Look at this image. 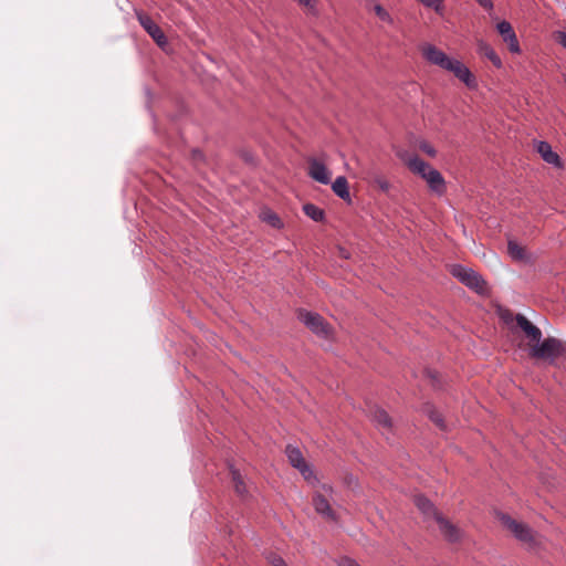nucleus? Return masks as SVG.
Instances as JSON below:
<instances>
[{"label": "nucleus", "instance_id": "nucleus-13", "mask_svg": "<svg viewBox=\"0 0 566 566\" xmlns=\"http://www.w3.org/2000/svg\"><path fill=\"white\" fill-rule=\"evenodd\" d=\"M229 470L235 493L242 500H245L249 494V480L239 469L235 468L233 462L230 463Z\"/></svg>", "mask_w": 566, "mask_h": 566}, {"label": "nucleus", "instance_id": "nucleus-9", "mask_svg": "<svg viewBox=\"0 0 566 566\" xmlns=\"http://www.w3.org/2000/svg\"><path fill=\"white\" fill-rule=\"evenodd\" d=\"M413 503L419 510V512L422 514L423 521L428 522L430 520H433L434 522L438 521V517L442 515L436 507V505L424 495L418 494L413 497Z\"/></svg>", "mask_w": 566, "mask_h": 566}, {"label": "nucleus", "instance_id": "nucleus-19", "mask_svg": "<svg viewBox=\"0 0 566 566\" xmlns=\"http://www.w3.org/2000/svg\"><path fill=\"white\" fill-rule=\"evenodd\" d=\"M332 189L336 196L345 201H350V193L348 189V181L346 177L338 176L332 184Z\"/></svg>", "mask_w": 566, "mask_h": 566}, {"label": "nucleus", "instance_id": "nucleus-36", "mask_svg": "<svg viewBox=\"0 0 566 566\" xmlns=\"http://www.w3.org/2000/svg\"><path fill=\"white\" fill-rule=\"evenodd\" d=\"M565 443H566V439H565Z\"/></svg>", "mask_w": 566, "mask_h": 566}, {"label": "nucleus", "instance_id": "nucleus-17", "mask_svg": "<svg viewBox=\"0 0 566 566\" xmlns=\"http://www.w3.org/2000/svg\"><path fill=\"white\" fill-rule=\"evenodd\" d=\"M537 151L546 163L555 166L560 164L559 156L553 151L552 146L547 142H538Z\"/></svg>", "mask_w": 566, "mask_h": 566}, {"label": "nucleus", "instance_id": "nucleus-1", "mask_svg": "<svg viewBox=\"0 0 566 566\" xmlns=\"http://www.w3.org/2000/svg\"><path fill=\"white\" fill-rule=\"evenodd\" d=\"M420 50L423 59L428 63L439 66L444 71L451 72L470 90H475L478 87V81L475 76L460 60L448 56L442 50L438 49L431 43H424Z\"/></svg>", "mask_w": 566, "mask_h": 566}, {"label": "nucleus", "instance_id": "nucleus-11", "mask_svg": "<svg viewBox=\"0 0 566 566\" xmlns=\"http://www.w3.org/2000/svg\"><path fill=\"white\" fill-rule=\"evenodd\" d=\"M308 176L322 185H328L331 182V171L327 169L326 165L317 158L308 159Z\"/></svg>", "mask_w": 566, "mask_h": 566}, {"label": "nucleus", "instance_id": "nucleus-29", "mask_svg": "<svg viewBox=\"0 0 566 566\" xmlns=\"http://www.w3.org/2000/svg\"><path fill=\"white\" fill-rule=\"evenodd\" d=\"M337 565L338 566H360L355 559L347 557V556L340 557L337 562Z\"/></svg>", "mask_w": 566, "mask_h": 566}, {"label": "nucleus", "instance_id": "nucleus-30", "mask_svg": "<svg viewBox=\"0 0 566 566\" xmlns=\"http://www.w3.org/2000/svg\"><path fill=\"white\" fill-rule=\"evenodd\" d=\"M269 562L271 563L272 566H287L285 560L279 555H272L269 558Z\"/></svg>", "mask_w": 566, "mask_h": 566}, {"label": "nucleus", "instance_id": "nucleus-10", "mask_svg": "<svg viewBox=\"0 0 566 566\" xmlns=\"http://www.w3.org/2000/svg\"><path fill=\"white\" fill-rule=\"evenodd\" d=\"M436 523L438 524L439 531L446 541H448L449 543H458L461 541L463 536V532L461 531V528H459L455 524L450 522L443 515L438 517V521Z\"/></svg>", "mask_w": 566, "mask_h": 566}, {"label": "nucleus", "instance_id": "nucleus-4", "mask_svg": "<svg viewBox=\"0 0 566 566\" xmlns=\"http://www.w3.org/2000/svg\"><path fill=\"white\" fill-rule=\"evenodd\" d=\"M530 349V355L534 358L548 360L553 363L563 353V344L554 337H547L543 342H536Z\"/></svg>", "mask_w": 566, "mask_h": 566}, {"label": "nucleus", "instance_id": "nucleus-15", "mask_svg": "<svg viewBox=\"0 0 566 566\" xmlns=\"http://www.w3.org/2000/svg\"><path fill=\"white\" fill-rule=\"evenodd\" d=\"M313 505L315 511L325 516L328 520L335 521L336 515L333 512L328 501L319 493H316L313 497Z\"/></svg>", "mask_w": 566, "mask_h": 566}, {"label": "nucleus", "instance_id": "nucleus-21", "mask_svg": "<svg viewBox=\"0 0 566 566\" xmlns=\"http://www.w3.org/2000/svg\"><path fill=\"white\" fill-rule=\"evenodd\" d=\"M303 210H304V213L308 218H311L312 220H314L316 222L323 221V219L325 217L324 210H322L321 208H318L317 206H315L313 203L304 205Z\"/></svg>", "mask_w": 566, "mask_h": 566}, {"label": "nucleus", "instance_id": "nucleus-6", "mask_svg": "<svg viewBox=\"0 0 566 566\" xmlns=\"http://www.w3.org/2000/svg\"><path fill=\"white\" fill-rule=\"evenodd\" d=\"M136 18L144 30L149 36L157 43V45L164 49L168 44V40L160 29V27L154 22V20L142 11H136Z\"/></svg>", "mask_w": 566, "mask_h": 566}, {"label": "nucleus", "instance_id": "nucleus-8", "mask_svg": "<svg viewBox=\"0 0 566 566\" xmlns=\"http://www.w3.org/2000/svg\"><path fill=\"white\" fill-rule=\"evenodd\" d=\"M368 417L370 421L377 427L380 433L389 439L390 433L392 432V421L389 415L378 407H373L368 411Z\"/></svg>", "mask_w": 566, "mask_h": 566}, {"label": "nucleus", "instance_id": "nucleus-20", "mask_svg": "<svg viewBox=\"0 0 566 566\" xmlns=\"http://www.w3.org/2000/svg\"><path fill=\"white\" fill-rule=\"evenodd\" d=\"M509 255L515 261H525L526 252L525 249L520 245L516 241L510 240L507 243Z\"/></svg>", "mask_w": 566, "mask_h": 566}, {"label": "nucleus", "instance_id": "nucleus-23", "mask_svg": "<svg viewBox=\"0 0 566 566\" xmlns=\"http://www.w3.org/2000/svg\"><path fill=\"white\" fill-rule=\"evenodd\" d=\"M297 4L305 9L307 14H318V0H294Z\"/></svg>", "mask_w": 566, "mask_h": 566}, {"label": "nucleus", "instance_id": "nucleus-34", "mask_svg": "<svg viewBox=\"0 0 566 566\" xmlns=\"http://www.w3.org/2000/svg\"><path fill=\"white\" fill-rule=\"evenodd\" d=\"M323 489H324V491H326V492H331V491H332V486H331V485H325V484H324V485H323Z\"/></svg>", "mask_w": 566, "mask_h": 566}, {"label": "nucleus", "instance_id": "nucleus-12", "mask_svg": "<svg viewBox=\"0 0 566 566\" xmlns=\"http://www.w3.org/2000/svg\"><path fill=\"white\" fill-rule=\"evenodd\" d=\"M496 30L501 34L503 41L507 44L509 50L512 53L518 54L521 53V48L518 44V40L516 38V34L507 21H501L496 24Z\"/></svg>", "mask_w": 566, "mask_h": 566}, {"label": "nucleus", "instance_id": "nucleus-25", "mask_svg": "<svg viewBox=\"0 0 566 566\" xmlns=\"http://www.w3.org/2000/svg\"><path fill=\"white\" fill-rule=\"evenodd\" d=\"M285 453L287 460H304L301 449L297 446H286Z\"/></svg>", "mask_w": 566, "mask_h": 566}, {"label": "nucleus", "instance_id": "nucleus-22", "mask_svg": "<svg viewBox=\"0 0 566 566\" xmlns=\"http://www.w3.org/2000/svg\"><path fill=\"white\" fill-rule=\"evenodd\" d=\"M261 218H262L263 221H265L266 223H269L273 228L280 229V228L283 227V223H282L281 219L273 211H270V210L263 211L262 214H261Z\"/></svg>", "mask_w": 566, "mask_h": 566}, {"label": "nucleus", "instance_id": "nucleus-27", "mask_svg": "<svg viewBox=\"0 0 566 566\" xmlns=\"http://www.w3.org/2000/svg\"><path fill=\"white\" fill-rule=\"evenodd\" d=\"M420 149L430 157H436L437 151L432 145L427 142H421L419 145Z\"/></svg>", "mask_w": 566, "mask_h": 566}, {"label": "nucleus", "instance_id": "nucleus-35", "mask_svg": "<svg viewBox=\"0 0 566 566\" xmlns=\"http://www.w3.org/2000/svg\"><path fill=\"white\" fill-rule=\"evenodd\" d=\"M565 83H566V75L564 76Z\"/></svg>", "mask_w": 566, "mask_h": 566}, {"label": "nucleus", "instance_id": "nucleus-26", "mask_svg": "<svg viewBox=\"0 0 566 566\" xmlns=\"http://www.w3.org/2000/svg\"><path fill=\"white\" fill-rule=\"evenodd\" d=\"M375 14L384 22L391 24L392 18L389 12L380 4H375L374 7Z\"/></svg>", "mask_w": 566, "mask_h": 566}, {"label": "nucleus", "instance_id": "nucleus-5", "mask_svg": "<svg viewBox=\"0 0 566 566\" xmlns=\"http://www.w3.org/2000/svg\"><path fill=\"white\" fill-rule=\"evenodd\" d=\"M451 273L454 277H457L462 284L468 286L475 292L483 294L486 291V283L482 279L480 274H478L474 270L465 268L460 264H455L451 269Z\"/></svg>", "mask_w": 566, "mask_h": 566}, {"label": "nucleus", "instance_id": "nucleus-18", "mask_svg": "<svg viewBox=\"0 0 566 566\" xmlns=\"http://www.w3.org/2000/svg\"><path fill=\"white\" fill-rule=\"evenodd\" d=\"M292 467L297 469L303 478L312 485H315L318 480L314 474L312 462H291Z\"/></svg>", "mask_w": 566, "mask_h": 566}, {"label": "nucleus", "instance_id": "nucleus-14", "mask_svg": "<svg viewBox=\"0 0 566 566\" xmlns=\"http://www.w3.org/2000/svg\"><path fill=\"white\" fill-rule=\"evenodd\" d=\"M515 321L517 326L525 333V335L535 342H539L542 337V332L538 327L532 324L524 315L517 314L515 316Z\"/></svg>", "mask_w": 566, "mask_h": 566}, {"label": "nucleus", "instance_id": "nucleus-32", "mask_svg": "<svg viewBox=\"0 0 566 566\" xmlns=\"http://www.w3.org/2000/svg\"><path fill=\"white\" fill-rule=\"evenodd\" d=\"M481 7H483L486 10L493 9V2L492 0H475Z\"/></svg>", "mask_w": 566, "mask_h": 566}, {"label": "nucleus", "instance_id": "nucleus-2", "mask_svg": "<svg viewBox=\"0 0 566 566\" xmlns=\"http://www.w3.org/2000/svg\"><path fill=\"white\" fill-rule=\"evenodd\" d=\"M400 157L413 174L419 175L427 181L428 187L432 192L437 193L438 196H441L446 192V181L439 170L431 167L417 155Z\"/></svg>", "mask_w": 566, "mask_h": 566}, {"label": "nucleus", "instance_id": "nucleus-3", "mask_svg": "<svg viewBox=\"0 0 566 566\" xmlns=\"http://www.w3.org/2000/svg\"><path fill=\"white\" fill-rule=\"evenodd\" d=\"M495 515L503 527L506 528L516 541L526 546L527 549H536L539 546L537 533L526 523L518 522L503 512H496Z\"/></svg>", "mask_w": 566, "mask_h": 566}, {"label": "nucleus", "instance_id": "nucleus-28", "mask_svg": "<svg viewBox=\"0 0 566 566\" xmlns=\"http://www.w3.org/2000/svg\"><path fill=\"white\" fill-rule=\"evenodd\" d=\"M375 184L377 185V187L384 191V192H387L389 191L390 189V184L387 179L382 178V177H377L375 179Z\"/></svg>", "mask_w": 566, "mask_h": 566}, {"label": "nucleus", "instance_id": "nucleus-24", "mask_svg": "<svg viewBox=\"0 0 566 566\" xmlns=\"http://www.w3.org/2000/svg\"><path fill=\"white\" fill-rule=\"evenodd\" d=\"M428 416L430 418V420L441 430V431H447L448 430V426L447 423L444 422L441 413L436 410V409H429L428 410Z\"/></svg>", "mask_w": 566, "mask_h": 566}, {"label": "nucleus", "instance_id": "nucleus-33", "mask_svg": "<svg viewBox=\"0 0 566 566\" xmlns=\"http://www.w3.org/2000/svg\"><path fill=\"white\" fill-rule=\"evenodd\" d=\"M339 254H340L343 258H345V259H348V256H349V255H348V252H347L345 249H343V248H340V249H339Z\"/></svg>", "mask_w": 566, "mask_h": 566}, {"label": "nucleus", "instance_id": "nucleus-7", "mask_svg": "<svg viewBox=\"0 0 566 566\" xmlns=\"http://www.w3.org/2000/svg\"><path fill=\"white\" fill-rule=\"evenodd\" d=\"M297 317L314 334L322 337L328 336V325L319 314L308 311H300Z\"/></svg>", "mask_w": 566, "mask_h": 566}, {"label": "nucleus", "instance_id": "nucleus-31", "mask_svg": "<svg viewBox=\"0 0 566 566\" xmlns=\"http://www.w3.org/2000/svg\"><path fill=\"white\" fill-rule=\"evenodd\" d=\"M554 38L558 44L566 49V32L557 31Z\"/></svg>", "mask_w": 566, "mask_h": 566}, {"label": "nucleus", "instance_id": "nucleus-16", "mask_svg": "<svg viewBox=\"0 0 566 566\" xmlns=\"http://www.w3.org/2000/svg\"><path fill=\"white\" fill-rule=\"evenodd\" d=\"M478 52H479V54H481L484 57H486L488 60H490L496 69L502 67L501 57L497 55V53L494 51V49L486 42L480 41L478 43Z\"/></svg>", "mask_w": 566, "mask_h": 566}]
</instances>
